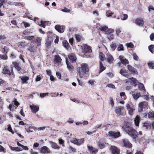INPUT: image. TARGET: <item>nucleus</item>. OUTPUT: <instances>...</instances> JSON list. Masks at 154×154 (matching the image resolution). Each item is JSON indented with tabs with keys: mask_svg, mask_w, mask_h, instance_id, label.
Masks as SVG:
<instances>
[{
	"mask_svg": "<svg viewBox=\"0 0 154 154\" xmlns=\"http://www.w3.org/2000/svg\"><path fill=\"white\" fill-rule=\"evenodd\" d=\"M129 124L127 123L125 126L123 127L126 133L134 139H135L138 135L137 132L132 128L129 127Z\"/></svg>",
	"mask_w": 154,
	"mask_h": 154,
	"instance_id": "f257e3e1",
	"label": "nucleus"
},
{
	"mask_svg": "<svg viewBox=\"0 0 154 154\" xmlns=\"http://www.w3.org/2000/svg\"><path fill=\"white\" fill-rule=\"evenodd\" d=\"M81 67L79 68L78 71V74L81 78L83 77L84 74L88 72L89 68L88 65L85 63H82Z\"/></svg>",
	"mask_w": 154,
	"mask_h": 154,
	"instance_id": "f03ea898",
	"label": "nucleus"
},
{
	"mask_svg": "<svg viewBox=\"0 0 154 154\" xmlns=\"http://www.w3.org/2000/svg\"><path fill=\"white\" fill-rule=\"evenodd\" d=\"M124 108L122 106L116 107L115 109V112L118 116H124L125 114V112L124 110Z\"/></svg>",
	"mask_w": 154,
	"mask_h": 154,
	"instance_id": "7ed1b4c3",
	"label": "nucleus"
},
{
	"mask_svg": "<svg viewBox=\"0 0 154 154\" xmlns=\"http://www.w3.org/2000/svg\"><path fill=\"white\" fill-rule=\"evenodd\" d=\"M11 72H10L9 69L8 67V66H5L3 69V73L5 75H8L10 76L11 75V73H13V66H11Z\"/></svg>",
	"mask_w": 154,
	"mask_h": 154,
	"instance_id": "20e7f679",
	"label": "nucleus"
},
{
	"mask_svg": "<svg viewBox=\"0 0 154 154\" xmlns=\"http://www.w3.org/2000/svg\"><path fill=\"white\" fill-rule=\"evenodd\" d=\"M82 48L83 52L85 53H90L92 51L91 48L85 44L83 45Z\"/></svg>",
	"mask_w": 154,
	"mask_h": 154,
	"instance_id": "39448f33",
	"label": "nucleus"
},
{
	"mask_svg": "<svg viewBox=\"0 0 154 154\" xmlns=\"http://www.w3.org/2000/svg\"><path fill=\"white\" fill-rule=\"evenodd\" d=\"M84 141V139H77L75 138H73L71 140V142L73 143L78 146L82 144Z\"/></svg>",
	"mask_w": 154,
	"mask_h": 154,
	"instance_id": "423d86ee",
	"label": "nucleus"
},
{
	"mask_svg": "<svg viewBox=\"0 0 154 154\" xmlns=\"http://www.w3.org/2000/svg\"><path fill=\"white\" fill-rule=\"evenodd\" d=\"M107 145L106 141L104 139H100L99 142L98 146L100 149H102L105 147Z\"/></svg>",
	"mask_w": 154,
	"mask_h": 154,
	"instance_id": "0eeeda50",
	"label": "nucleus"
},
{
	"mask_svg": "<svg viewBox=\"0 0 154 154\" xmlns=\"http://www.w3.org/2000/svg\"><path fill=\"white\" fill-rule=\"evenodd\" d=\"M126 107L128 111L129 114L131 116L133 115L135 109V108L133 106H131L129 104H127Z\"/></svg>",
	"mask_w": 154,
	"mask_h": 154,
	"instance_id": "6e6552de",
	"label": "nucleus"
},
{
	"mask_svg": "<svg viewBox=\"0 0 154 154\" xmlns=\"http://www.w3.org/2000/svg\"><path fill=\"white\" fill-rule=\"evenodd\" d=\"M148 105L147 102L144 101L140 103L139 104L138 111L139 112H141L143 109L144 107L147 106Z\"/></svg>",
	"mask_w": 154,
	"mask_h": 154,
	"instance_id": "1a4fd4ad",
	"label": "nucleus"
},
{
	"mask_svg": "<svg viewBox=\"0 0 154 154\" xmlns=\"http://www.w3.org/2000/svg\"><path fill=\"white\" fill-rule=\"evenodd\" d=\"M25 129L28 132L30 133L33 132L34 130V127L31 125L27 124L25 126Z\"/></svg>",
	"mask_w": 154,
	"mask_h": 154,
	"instance_id": "9d476101",
	"label": "nucleus"
},
{
	"mask_svg": "<svg viewBox=\"0 0 154 154\" xmlns=\"http://www.w3.org/2000/svg\"><path fill=\"white\" fill-rule=\"evenodd\" d=\"M62 59L58 55H56L54 57V63L58 65L60 64Z\"/></svg>",
	"mask_w": 154,
	"mask_h": 154,
	"instance_id": "9b49d317",
	"label": "nucleus"
},
{
	"mask_svg": "<svg viewBox=\"0 0 154 154\" xmlns=\"http://www.w3.org/2000/svg\"><path fill=\"white\" fill-rule=\"evenodd\" d=\"M108 135L109 136L112 137L114 138L118 137L120 136L119 132H116L113 131L109 132Z\"/></svg>",
	"mask_w": 154,
	"mask_h": 154,
	"instance_id": "f8f14e48",
	"label": "nucleus"
},
{
	"mask_svg": "<svg viewBox=\"0 0 154 154\" xmlns=\"http://www.w3.org/2000/svg\"><path fill=\"white\" fill-rule=\"evenodd\" d=\"M123 145L125 147L130 148L132 146L131 144L127 139H125L123 140Z\"/></svg>",
	"mask_w": 154,
	"mask_h": 154,
	"instance_id": "ddd939ff",
	"label": "nucleus"
},
{
	"mask_svg": "<svg viewBox=\"0 0 154 154\" xmlns=\"http://www.w3.org/2000/svg\"><path fill=\"white\" fill-rule=\"evenodd\" d=\"M111 149L112 154H119L120 150L116 147L112 146Z\"/></svg>",
	"mask_w": 154,
	"mask_h": 154,
	"instance_id": "4468645a",
	"label": "nucleus"
},
{
	"mask_svg": "<svg viewBox=\"0 0 154 154\" xmlns=\"http://www.w3.org/2000/svg\"><path fill=\"white\" fill-rule=\"evenodd\" d=\"M127 68L133 74H137V72L136 69L130 65L127 66Z\"/></svg>",
	"mask_w": 154,
	"mask_h": 154,
	"instance_id": "2eb2a0df",
	"label": "nucleus"
},
{
	"mask_svg": "<svg viewBox=\"0 0 154 154\" xmlns=\"http://www.w3.org/2000/svg\"><path fill=\"white\" fill-rule=\"evenodd\" d=\"M32 112L35 113L39 110V107L34 105H30V106Z\"/></svg>",
	"mask_w": 154,
	"mask_h": 154,
	"instance_id": "dca6fc26",
	"label": "nucleus"
},
{
	"mask_svg": "<svg viewBox=\"0 0 154 154\" xmlns=\"http://www.w3.org/2000/svg\"><path fill=\"white\" fill-rule=\"evenodd\" d=\"M41 152L44 153H49L50 151L48 148L45 146L42 147L41 149Z\"/></svg>",
	"mask_w": 154,
	"mask_h": 154,
	"instance_id": "f3484780",
	"label": "nucleus"
},
{
	"mask_svg": "<svg viewBox=\"0 0 154 154\" xmlns=\"http://www.w3.org/2000/svg\"><path fill=\"white\" fill-rule=\"evenodd\" d=\"M119 57L121 63L125 65L128 63L129 62L128 60L125 58L124 59L123 56L120 55Z\"/></svg>",
	"mask_w": 154,
	"mask_h": 154,
	"instance_id": "a211bd4d",
	"label": "nucleus"
},
{
	"mask_svg": "<svg viewBox=\"0 0 154 154\" xmlns=\"http://www.w3.org/2000/svg\"><path fill=\"white\" fill-rule=\"evenodd\" d=\"M135 23L139 26H142L144 24V21L142 19L137 18L135 20Z\"/></svg>",
	"mask_w": 154,
	"mask_h": 154,
	"instance_id": "6ab92c4d",
	"label": "nucleus"
},
{
	"mask_svg": "<svg viewBox=\"0 0 154 154\" xmlns=\"http://www.w3.org/2000/svg\"><path fill=\"white\" fill-rule=\"evenodd\" d=\"M55 28L57 31L60 33H62L64 31V29L59 25H56L55 26Z\"/></svg>",
	"mask_w": 154,
	"mask_h": 154,
	"instance_id": "aec40b11",
	"label": "nucleus"
},
{
	"mask_svg": "<svg viewBox=\"0 0 154 154\" xmlns=\"http://www.w3.org/2000/svg\"><path fill=\"white\" fill-rule=\"evenodd\" d=\"M42 38L38 37L36 38H34L33 41H32V42H35L36 43L38 46L40 45L41 44Z\"/></svg>",
	"mask_w": 154,
	"mask_h": 154,
	"instance_id": "412c9836",
	"label": "nucleus"
},
{
	"mask_svg": "<svg viewBox=\"0 0 154 154\" xmlns=\"http://www.w3.org/2000/svg\"><path fill=\"white\" fill-rule=\"evenodd\" d=\"M87 147L91 154H95L98 152L97 149L93 148L92 147L89 146H88Z\"/></svg>",
	"mask_w": 154,
	"mask_h": 154,
	"instance_id": "4be33fe9",
	"label": "nucleus"
},
{
	"mask_svg": "<svg viewBox=\"0 0 154 154\" xmlns=\"http://www.w3.org/2000/svg\"><path fill=\"white\" fill-rule=\"evenodd\" d=\"M129 80H131V83L135 87H136L138 83L137 80L134 78L129 79Z\"/></svg>",
	"mask_w": 154,
	"mask_h": 154,
	"instance_id": "5701e85b",
	"label": "nucleus"
},
{
	"mask_svg": "<svg viewBox=\"0 0 154 154\" xmlns=\"http://www.w3.org/2000/svg\"><path fill=\"white\" fill-rule=\"evenodd\" d=\"M134 123L135 125L138 127L139 126V123L140 121V117L139 115H137L135 118Z\"/></svg>",
	"mask_w": 154,
	"mask_h": 154,
	"instance_id": "b1692460",
	"label": "nucleus"
},
{
	"mask_svg": "<svg viewBox=\"0 0 154 154\" xmlns=\"http://www.w3.org/2000/svg\"><path fill=\"white\" fill-rule=\"evenodd\" d=\"M107 60L108 62L110 63H111L114 60L112 56L109 54H107Z\"/></svg>",
	"mask_w": 154,
	"mask_h": 154,
	"instance_id": "393cba45",
	"label": "nucleus"
},
{
	"mask_svg": "<svg viewBox=\"0 0 154 154\" xmlns=\"http://www.w3.org/2000/svg\"><path fill=\"white\" fill-rule=\"evenodd\" d=\"M49 143L51 147L53 148L57 149H60V147L55 143L52 141H50Z\"/></svg>",
	"mask_w": 154,
	"mask_h": 154,
	"instance_id": "a878e982",
	"label": "nucleus"
},
{
	"mask_svg": "<svg viewBox=\"0 0 154 154\" xmlns=\"http://www.w3.org/2000/svg\"><path fill=\"white\" fill-rule=\"evenodd\" d=\"M15 68L18 71H20L21 68L19 66V64L16 62H12Z\"/></svg>",
	"mask_w": 154,
	"mask_h": 154,
	"instance_id": "bb28decb",
	"label": "nucleus"
},
{
	"mask_svg": "<svg viewBox=\"0 0 154 154\" xmlns=\"http://www.w3.org/2000/svg\"><path fill=\"white\" fill-rule=\"evenodd\" d=\"M137 85L138 88L140 90L143 91L144 92L146 91V90L143 84L140 82H138Z\"/></svg>",
	"mask_w": 154,
	"mask_h": 154,
	"instance_id": "cd10ccee",
	"label": "nucleus"
},
{
	"mask_svg": "<svg viewBox=\"0 0 154 154\" xmlns=\"http://www.w3.org/2000/svg\"><path fill=\"white\" fill-rule=\"evenodd\" d=\"M66 63L67 66V67L68 69L70 71H72L73 70V66L69 64L68 62V59L66 58Z\"/></svg>",
	"mask_w": 154,
	"mask_h": 154,
	"instance_id": "c85d7f7f",
	"label": "nucleus"
},
{
	"mask_svg": "<svg viewBox=\"0 0 154 154\" xmlns=\"http://www.w3.org/2000/svg\"><path fill=\"white\" fill-rule=\"evenodd\" d=\"M99 67L100 69L99 70V72L100 73L102 72L106 69V68L103 66V64L101 61H100Z\"/></svg>",
	"mask_w": 154,
	"mask_h": 154,
	"instance_id": "c756f323",
	"label": "nucleus"
},
{
	"mask_svg": "<svg viewBox=\"0 0 154 154\" xmlns=\"http://www.w3.org/2000/svg\"><path fill=\"white\" fill-rule=\"evenodd\" d=\"M69 59L72 62L75 61L76 60V57L74 54H71L68 55Z\"/></svg>",
	"mask_w": 154,
	"mask_h": 154,
	"instance_id": "7c9ffc66",
	"label": "nucleus"
},
{
	"mask_svg": "<svg viewBox=\"0 0 154 154\" xmlns=\"http://www.w3.org/2000/svg\"><path fill=\"white\" fill-rule=\"evenodd\" d=\"M20 78L21 79L22 82L23 84L27 83V81L29 80V77L28 76L20 77Z\"/></svg>",
	"mask_w": 154,
	"mask_h": 154,
	"instance_id": "2f4dec72",
	"label": "nucleus"
},
{
	"mask_svg": "<svg viewBox=\"0 0 154 154\" xmlns=\"http://www.w3.org/2000/svg\"><path fill=\"white\" fill-rule=\"evenodd\" d=\"M97 29H100L101 31L103 32H106L108 29V27L107 26H104L103 27L100 26V27L97 26Z\"/></svg>",
	"mask_w": 154,
	"mask_h": 154,
	"instance_id": "473e14b6",
	"label": "nucleus"
},
{
	"mask_svg": "<svg viewBox=\"0 0 154 154\" xmlns=\"http://www.w3.org/2000/svg\"><path fill=\"white\" fill-rule=\"evenodd\" d=\"M10 148L13 151H19L22 150V149L21 148L18 147H12L11 146H10Z\"/></svg>",
	"mask_w": 154,
	"mask_h": 154,
	"instance_id": "72a5a7b5",
	"label": "nucleus"
},
{
	"mask_svg": "<svg viewBox=\"0 0 154 154\" xmlns=\"http://www.w3.org/2000/svg\"><path fill=\"white\" fill-rule=\"evenodd\" d=\"M63 45L66 48L68 49L69 47V44L68 42L66 40H64L63 42Z\"/></svg>",
	"mask_w": 154,
	"mask_h": 154,
	"instance_id": "f704fd0d",
	"label": "nucleus"
},
{
	"mask_svg": "<svg viewBox=\"0 0 154 154\" xmlns=\"http://www.w3.org/2000/svg\"><path fill=\"white\" fill-rule=\"evenodd\" d=\"M99 57L101 61H103L105 59L104 55L102 53H100L99 54Z\"/></svg>",
	"mask_w": 154,
	"mask_h": 154,
	"instance_id": "c9c22d12",
	"label": "nucleus"
},
{
	"mask_svg": "<svg viewBox=\"0 0 154 154\" xmlns=\"http://www.w3.org/2000/svg\"><path fill=\"white\" fill-rule=\"evenodd\" d=\"M117 50L119 51H123L124 49L123 45L120 44H119L118 45Z\"/></svg>",
	"mask_w": 154,
	"mask_h": 154,
	"instance_id": "e433bc0d",
	"label": "nucleus"
},
{
	"mask_svg": "<svg viewBox=\"0 0 154 154\" xmlns=\"http://www.w3.org/2000/svg\"><path fill=\"white\" fill-rule=\"evenodd\" d=\"M28 50L31 52H34L36 50V48L32 46H30L28 48Z\"/></svg>",
	"mask_w": 154,
	"mask_h": 154,
	"instance_id": "4c0bfd02",
	"label": "nucleus"
},
{
	"mask_svg": "<svg viewBox=\"0 0 154 154\" xmlns=\"http://www.w3.org/2000/svg\"><path fill=\"white\" fill-rule=\"evenodd\" d=\"M110 47L111 49V50L112 51H114L116 49V48L117 45L115 44V43H112L110 45Z\"/></svg>",
	"mask_w": 154,
	"mask_h": 154,
	"instance_id": "58836bf2",
	"label": "nucleus"
},
{
	"mask_svg": "<svg viewBox=\"0 0 154 154\" xmlns=\"http://www.w3.org/2000/svg\"><path fill=\"white\" fill-rule=\"evenodd\" d=\"M47 21H42L40 22V24H39L38 25L41 26H42L43 27L45 28L46 26L45 24L46 23H47Z\"/></svg>",
	"mask_w": 154,
	"mask_h": 154,
	"instance_id": "ea45409f",
	"label": "nucleus"
},
{
	"mask_svg": "<svg viewBox=\"0 0 154 154\" xmlns=\"http://www.w3.org/2000/svg\"><path fill=\"white\" fill-rule=\"evenodd\" d=\"M133 98L135 100H137L141 96L140 93H137L136 94H133L132 95Z\"/></svg>",
	"mask_w": 154,
	"mask_h": 154,
	"instance_id": "a19ab883",
	"label": "nucleus"
},
{
	"mask_svg": "<svg viewBox=\"0 0 154 154\" xmlns=\"http://www.w3.org/2000/svg\"><path fill=\"white\" fill-rule=\"evenodd\" d=\"M148 65L150 68L154 69V63L153 62H149L148 63Z\"/></svg>",
	"mask_w": 154,
	"mask_h": 154,
	"instance_id": "79ce46f5",
	"label": "nucleus"
},
{
	"mask_svg": "<svg viewBox=\"0 0 154 154\" xmlns=\"http://www.w3.org/2000/svg\"><path fill=\"white\" fill-rule=\"evenodd\" d=\"M0 58L3 60H6L8 58V57L5 54H0Z\"/></svg>",
	"mask_w": 154,
	"mask_h": 154,
	"instance_id": "37998d69",
	"label": "nucleus"
},
{
	"mask_svg": "<svg viewBox=\"0 0 154 154\" xmlns=\"http://www.w3.org/2000/svg\"><path fill=\"white\" fill-rule=\"evenodd\" d=\"M19 47H24L26 46V43L25 42H21L18 43Z\"/></svg>",
	"mask_w": 154,
	"mask_h": 154,
	"instance_id": "c03bdc74",
	"label": "nucleus"
},
{
	"mask_svg": "<svg viewBox=\"0 0 154 154\" xmlns=\"http://www.w3.org/2000/svg\"><path fill=\"white\" fill-rule=\"evenodd\" d=\"M126 45L127 48H133L134 47V45L131 42L127 43L126 44Z\"/></svg>",
	"mask_w": 154,
	"mask_h": 154,
	"instance_id": "a18cd8bd",
	"label": "nucleus"
},
{
	"mask_svg": "<svg viewBox=\"0 0 154 154\" xmlns=\"http://www.w3.org/2000/svg\"><path fill=\"white\" fill-rule=\"evenodd\" d=\"M114 31V30L112 29H109L106 31V33L108 34H109L111 33H112Z\"/></svg>",
	"mask_w": 154,
	"mask_h": 154,
	"instance_id": "49530a36",
	"label": "nucleus"
},
{
	"mask_svg": "<svg viewBox=\"0 0 154 154\" xmlns=\"http://www.w3.org/2000/svg\"><path fill=\"white\" fill-rule=\"evenodd\" d=\"M113 14V12H111L110 11H108L106 12V16L107 17H110Z\"/></svg>",
	"mask_w": 154,
	"mask_h": 154,
	"instance_id": "de8ad7c7",
	"label": "nucleus"
},
{
	"mask_svg": "<svg viewBox=\"0 0 154 154\" xmlns=\"http://www.w3.org/2000/svg\"><path fill=\"white\" fill-rule=\"evenodd\" d=\"M34 36L33 35L32 36H27L26 37V38L27 39H28L29 40L31 41L32 42V41H33V39L35 38H34Z\"/></svg>",
	"mask_w": 154,
	"mask_h": 154,
	"instance_id": "09e8293b",
	"label": "nucleus"
},
{
	"mask_svg": "<svg viewBox=\"0 0 154 154\" xmlns=\"http://www.w3.org/2000/svg\"><path fill=\"white\" fill-rule=\"evenodd\" d=\"M88 83L89 84L91 85H93L94 83H96V82L93 80H89L88 81Z\"/></svg>",
	"mask_w": 154,
	"mask_h": 154,
	"instance_id": "8fccbe9b",
	"label": "nucleus"
},
{
	"mask_svg": "<svg viewBox=\"0 0 154 154\" xmlns=\"http://www.w3.org/2000/svg\"><path fill=\"white\" fill-rule=\"evenodd\" d=\"M6 151V149L2 146L0 145V152H5Z\"/></svg>",
	"mask_w": 154,
	"mask_h": 154,
	"instance_id": "3c124183",
	"label": "nucleus"
},
{
	"mask_svg": "<svg viewBox=\"0 0 154 154\" xmlns=\"http://www.w3.org/2000/svg\"><path fill=\"white\" fill-rule=\"evenodd\" d=\"M148 117L149 118H152L154 119V113L152 112H149L148 113Z\"/></svg>",
	"mask_w": 154,
	"mask_h": 154,
	"instance_id": "603ef678",
	"label": "nucleus"
},
{
	"mask_svg": "<svg viewBox=\"0 0 154 154\" xmlns=\"http://www.w3.org/2000/svg\"><path fill=\"white\" fill-rule=\"evenodd\" d=\"M116 34L117 36H119V34L121 32V30L120 28H117L116 29Z\"/></svg>",
	"mask_w": 154,
	"mask_h": 154,
	"instance_id": "864d4df0",
	"label": "nucleus"
},
{
	"mask_svg": "<svg viewBox=\"0 0 154 154\" xmlns=\"http://www.w3.org/2000/svg\"><path fill=\"white\" fill-rule=\"evenodd\" d=\"M7 37L5 35H0V40H3L5 39Z\"/></svg>",
	"mask_w": 154,
	"mask_h": 154,
	"instance_id": "5fc2aeb1",
	"label": "nucleus"
},
{
	"mask_svg": "<svg viewBox=\"0 0 154 154\" xmlns=\"http://www.w3.org/2000/svg\"><path fill=\"white\" fill-rule=\"evenodd\" d=\"M75 38L77 42H79L80 41L81 37L79 35H75Z\"/></svg>",
	"mask_w": 154,
	"mask_h": 154,
	"instance_id": "6e6d98bb",
	"label": "nucleus"
},
{
	"mask_svg": "<svg viewBox=\"0 0 154 154\" xmlns=\"http://www.w3.org/2000/svg\"><path fill=\"white\" fill-rule=\"evenodd\" d=\"M123 18H121V20H126L128 18V16L127 14H123Z\"/></svg>",
	"mask_w": 154,
	"mask_h": 154,
	"instance_id": "4d7b16f0",
	"label": "nucleus"
},
{
	"mask_svg": "<svg viewBox=\"0 0 154 154\" xmlns=\"http://www.w3.org/2000/svg\"><path fill=\"white\" fill-rule=\"evenodd\" d=\"M134 59L136 61L138 60V56L135 53H133L132 54Z\"/></svg>",
	"mask_w": 154,
	"mask_h": 154,
	"instance_id": "13d9d810",
	"label": "nucleus"
},
{
	"mask_svg": "<svg viewBox=\"0 0 154 154\" xmlns=\"http://www.w3.org/2000/svg\"><path fill=\"white\" fill-rule=\"evenodd\" d=\"M48 93H40V96L42 97H44L48 95Z\"/></svg>",
	"mask_w": 154,
	"mask_h": 154,
	"instance_id": "bf43d9fd",
	"label": "nucleus"
},
{
	"mask_svg": "<svg viewBox=\"0 0 154 154\" xmlns=\"http://www.w3.org/2000/svg\"><path fill=\"white\" fill-rule=\"evenodd\" d=\"M61 11L64 12H69L70 10L66 8H64L63 9L61 10Z\"/></svg>",
	"mask_w": 154,
	"mask_h": 154,
	"instance_id": "052dcab7",
	"label": "nucleus"
},
{
	"mask_svg": "<svg viewBox=\"0 0 154 154\" xmlns=\"http://www.w3.org/2000/svg\"><path fill=\"white\" fill-rule=\"evenodd\" d=\"M154 47V45H151L149 46V51L152 53V49Z\"/></svg>",
	"mask_w": 154,
	"mask_h": 154,
	"instance_id": "680f3d73",
	"label": "nucleus"
},
{
	"mask_svg": "<svg viewBox=\"0 0 154 154\" xmlns=\"http://www.w3.org/2000/svg\"><path fill=\"white\" fill-rule=\"evenodd\" d=\"M8 130L10 132H11L12 134H13L14 133V131H12V129L10 125L8 128Z\"/></svg>",
	"mask_w": 154,
	"mask_h": 154,
	"instance_id": "e2e57ef3",
	"label": "nucleus"
},
{
	"mask_svg": "<svg viewBox=\"0 0 154 154\" xmlns=\"http://www.w3.org/2000/svg\"><path fill=\"white\" fill-rule=\"evenodd\" d=\"M106 87H108L110 88H112L113 89L115 88L114 85H113L110 84L107 85H106Z\"/></svg>",
	"mask_w": 154,
	"mask_h": 154,
	"instance_id": "0e129e2a",
	"label": "nucleus"
},
{
	"mask_svg": "<svg viewBox=\"0 0 154 154\" xmlns=\"http://www.w3.org/2000/svg\"><path fill=\"white\" fill-rule=\"evenodd\" d=\"M110 104L113 107L114 105V103L113 99L112 98L110 97Z\"/></svg>",
	"mask_w": 154,
	"mask_h": 154,
	"instance_id": "69168bd1",
	"label": "nucleus"
},
{
	"mask_svg": "<svg viewBox=\"0 0 154 154\" xmlns=\"http://www.w3.org/2000/svg\"><path fill=\"white\" fill-rule=\"evenodd\" d=\"M107 37L109 40H111L113 39L114 36L112 34L111 35H108Z\"/></svg>",
	"mask_w": 154,
	"mask_h": 154,
	"instance_id": "338daca9",
	"label": "nucleus"
},
{
	"mask_svg": "<svg viewBox=\"0 0 154 154\" xmlns=\"http://www.w3.org/2000/svg\"><path fill=\"white\" fill-rule=\"evenodd\" d=\"M59 143L60 144H62V145L63 146H64V141L63 140L60 139H59Z\"/></svg>",
	"mask_w": 154,
	"mask_h": 154,
	"instance_id": "774afa93",
	"label": "nucleus"
}]
</instances>
